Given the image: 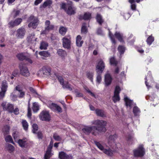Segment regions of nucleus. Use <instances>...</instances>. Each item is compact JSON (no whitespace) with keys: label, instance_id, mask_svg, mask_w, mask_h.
<instances>
[{"label":"nucleus","instance_id":"680f3d73","mask_svg":"<svg viewBox=\"0 0 159 159\" xmlns=\"http://www.w3.org/2000/svg\"><path fill=\"white\" fill-rule=\"evenodd\" d=\"M53 138L55 140L57 141H61V138L60 136L57 134H54Z\"/></svg>","mask_w":159,"mask_h":159},{"label":"nucleus","instance_id":"bf43d9fd","mask_svg":"<svg viewBox=\"0 0 159 159\" xmlns=\"http://www.w3.org/2000/svg\"><path fill=\"white\" fill-rule=\"evenodd\" d=\"M12 136L14 139L16 141V139H17L19 136V132L16 131H15L13 133Z\"/></svg>","mask_w":159,"mask_h":159},{"label":"nucleus","instance_id":"de8ad7c7","mask_svg":"<svg viewBox=\"0 0 159 159\" xmlns=\"http://www.w3.org/2000/svg\"><path fill=\"white\" fill-rule=\"evenodd\" d=\"M94 143L99 149L103 151L104 150V147L99 142L94 141Z\"/></svg>","mask_w":159,"mask_h":159},{"label":"nucleus","instance_id":"13d9d810","mask_svg":"<svg viewBox=\"0 0 159 159\" xmlns=\"http://www.w3.org/2000/svg\"><path fill=\"white\" fill-rule=\"evenodd\" d=\"M33 130L32 131L34 133L36 134V131L38 129V126L36 124H34L32 125Z\"/></svg>","mask_w":159,"mask_h":159},{"label":"nucleus","instance_id":"a19ab883","mask_svg":"<svg viewBox=\"0 0 159 159\" xmlns=\"http://www.w3.org/2000/svg\"><path fill=\"white\" fill-rule=\"evenodd\" d=\"M83 16L84 20H89L91 18V14L89 12H85Z\"/></svg>","mask_w":159,"mask_h":159},{"label":"nucleus","instance_id":"39448f33","mask_svg":"<svg viewBox=\"0 0 159 159\" xmlns=\"http://www.w3.org/2000/svg\"><path fill=\"white\" fill-rule=\"evenodd\" d=\"M95 126H87L86 128H83L82 131L86 134H89L90 133H91L92 135L96 136L98 135V133L96 131L95 129Z\"/></svg>","mask_w":159,"mask_h":159},{"label":"nucleus","instance_id":"412c9836","mask_svg":"<svg viewBox=\"0 0 159 159\" xmlns=\"http://www.w3.org/2000/svg\"><path fill=\"white\" fill-rule=\"evenodd\" d=\"M39 72L41 74L47 75H49L50 74L51 70L47 69L45 67H43L39 70Z\"/></svg>","mask_w":159,"mask_h":159},{"label":"nucleus","instance_id":"f03ea898","mask_svg":"<svg viewBox=\"0 0 159 159\" xmlns=\"http://www.w3.org/2000/svg\"><path fill=\"white\" fill-rule=\"evenodd\" d=\"M61 8L63 9L66 13L69 15L75 14L76 12L73 7L72 2L69 1L67 3H62L61 4Z\"/></svg>","mask_w":159,"mask_h":159},{"label":"nucleus","instance_id":"603ef678","mask_svg":"<svg viewBox=\"0 0 159 159\" xmlns=\"http://www.w3.org/2000/svg\"><path fill=\"white\" fill-rule=\"evenodd\" d=\"M120 99L119 95L114 94L112 97V100L114 103H116L117 101H120Z\"/></svg>","mask_w":159,"mask_h":159},{"label":"nucleus","instance_id":"72a5a7b5","mask_svg":"<svg viewBox=\"0 0 159 159\" xmlns=\"http://www.w3.org/2000/svg\"><path fill=\"white\" fill-rule=\"evenodd\" d=\"M52 4V1L51 0H47L44 2L41 7H42L43 8H45L48 6L49 7H50Z\"/></svg>","mask_w":159,"mask_h":159},{"label":"nucleus","instance_id":"2f4dec72","mask_svg":"<svg viewBox=\"0 0 159 159\" xmlns=\"http://www.w3.org/2000/svg\"><path fill=\"white\" fill-rule=\"evenodd\" d=\"M39 54L41 56L47 57H50L51 56L50 53L48 51H42L39 52Z\"/></svg>","mask_w":159,"mask_h":159},{"label":"nucleus","instance_id":"4468645a","mask_svg":"<svg viewBox=\"0 0 159 159\" xmlns=\"http://www.w3.org/2000/svg\"><path fill=\"white\" fill-rule=\"evenodd\" d=\"M149 100L152 102V103H151V105L155 106L157 104L159 103V98L154 94L149 97Z\"/></svg>","mask_w":159,"mask_h":159},{"label":"nucleus","instance_id":"9d476101","mask_svg":"<svg viewBox=\"0 0 159 159\" xmlns=\"http://www.w3.org/2000/svg\"><path fill=\"white\" fill-rule=\"evenodd\" d=\"M63 47L68 49L71 47V39L70 37H64L62 39Z\"/></svg>","mask_w":159,"mask_h":159},{"label":"nucleus","instance_id":"6e6552de","mask_svg":"<svg viewBox=\"0 0 159 159\" xmlns=\"http://www.w3.org/2000/svg\"><path fill=\"white\" fill-rule=\"evenodd\" d=\"M105 64L102 59L98 61L96 66L95 70L96 72L102 73L105 68Z\"/></svg>","mask_w":159,"mask_h":159},{"label":"nucleus","instance_id":"f8f14e48","mask_svg":"<svg viewBox=\"0 0 159 159\" xmlns=\"http://www.w3.org/2000/svg\"><path fill=\"white\" fill-rule=\"evenodd\" d=\"M145 85L147 88L149 89L150 87V86L149 85L148 81H149V82H152L153 81L152 73L150 71L148 72L147 75L145 78Z\"/></svg>","mask_w":159,"mask_h":159},{"label":"nucleus","instance_id":"f257e3e1","mask_svg":"<svg viewBox=\"0 0 159 159\" xmlns=\"http://www.w3.org/2000/svg\"><path fill=\"white\" fill-rule=\"evenodd\" d=\"M92 124L95 125V128L98 135L101 134L102 133H105L107 130L105 128L107 124L106 121L102 120H93L92 122Z\"/></svg>","mask_w":159,"mask_h":159},{"label":"nucleus","instance_id":"f3484780","mask_svg":"<svg viewBox=\"0 0 159 159\" xmlns=\"http://www.w3.org/2000/svg\"><path fill=\"white\" fill-rule=\"evenodd\" d=\"M117 138V135L115 133L113 134L110 135L108 138V143L110 145H111L112 143H115V141Z\"/></svg>","mask_w":159,"mask_h":159},{"label":"nucleus","instance_id":"79ce46f5","mask_svg":"<svg viewBox=\"0 0 159 159\" xmlns=\"http://www.w3.org/2000/svg\"><path fill=\"white\" fill-rule=\"evenodd\" d=\"M5 139L6 142H8L14 144L11 136L10 135H8L6 136L5 138Z\"/></svg>","mask_w":159,"mask_h":159},{"label":"nucleus","instance_id":"a18cd8bd","mask_svg":"<svg viewBox=\"0 0 159 159\" xmlns=\"http://www.w3.org/2000/svg\"><path fill=\"white\" fill-rule=\"evenodd\" d=\"M124 100L125 103V105L126 106H128L130 107L132 103V102L131 100L129 99L127 97H125L124 98Z\"/></svg>","mask_w":159,"mask_h":159},{"label":"nucleus","instance_id":"9b49d317","mask_svg":"<svg viewBox=\"0 0 159 159\" xmlns=\"http://www.w3.org/2000/svg\"><path fill=\"white\" fill-rule=\"evenodd\" d=\"M22 21V19L21 18H18L14 20H12L8 23L9 27L13 28L15 26L19 25Z\"/></svg>","mask_w":159,"mask_h":159},{"label":"nucleus","instance_id":"aec40b11","mask_svg":"<svg viewBox=\"0 0 159 159\" xmlns=\"http://www.w3.org/2000/svg\"><path fill=\"white\" fill-rule=\"evenodd\" d=\"M26 138H24L22 139H19L17 142L19 146L22 148L25 147V146L27 144V140Z\"/></svg>","mask_w":159,"mask_h":159},{"label":"nucleus","instance_id":"0e129e2a","mask_svg":"<svg viewBox=\"0 0 159 159\" xmlns=\"http://www.w3.org/2000/svg\"><path fill=\"white\" fill-rule=\"evenodd\" d=\"M19 72L18 69H16L14 70L12 73V75L16 77L19 75Z\"/></svg>","mask_w":159,"mask_h":159},{"label":"nucleus","instance_id":"20e7f679","mask_svg":"<svg viewBox=\"0 0 159 159\" xmlns=\"http://www.w3.org/2000/svg\"><path fill=\"white\" fill-rule=\"evenodd\" d=\"M27 21L30 22L28 24V27H32L33 29L36 28L39 23V20L38 19L33 15H31L28 18Z\"/></svg>","mask_w":159,"mask_h":159},{"label":"nucleus","instance_id":"09e8293b","mask_svg":"<svg viewBox=\"0 0 159 159\" xmlns=\"http://www.w3.org/2000/svg\"><path fill=\"white\" fill-rule=\"evenodd\" d=\"M16 57L19 60L22 61L25 60L26 59V57L22 53L17 54Z\"/></svg>","mask_w":159,"mask_h":159},{"label":"nucleus","instance_id":"4be33fe9","mask_svg":"<svg viewBox=\"0 0 159 159\" xmlns=\"http://www.w3.org/2000/svg\"><path fill=\"white\" fill-rule=\"evenodd\" d=\"M114 36L120 42L123 43L124 42L123 40L124 37L122 34H121L119 32H116L114 34Z\"/></svg>","mask_w":159,"mask_h":159},{"label":"nucleus","instance_id":"7c9ffc66","mask_svg":"<svg viewBox=\"0 0 159 159\" xmlns=\"http://www.w3.org/2000/svg\"><path fill=\"white\" fill-rule=\"evenodd\" d=\"M57 53L59 56L61 57H64L66 55V51L62 49H59L57 50Z\"/></svg>","mask_w":159,"mask_h":159},{"label":"nucleus","instance_id":"774afa93","mask_svg":"<svg viewBox=\"0 0 159 159\" xmlns=\"http://www.w3.org/2000/svg\"><path fill=\"white\" fill-rule=\"evenodd\" d=\"M53 142H52V141H51L50 143V144L48 147L47 150L52 151V150L53 147Z\"/></svg>","mask_w":159,"mask_h":159},{"label":"nucleus","instance_id":"5701e85b","mask_svg":"<svg viewBox=\"0 0 159 159\" xmlns=\"http://www.w3.org/2000/svg\"><path fill=\"white\" fill-rule=\"evenodd\" d=\"M84 41L82 40V37L80 35H78L76 38V45L79 47H81Z\"/></svg>","mask_w":159,"mask_h":159},{"label":"nucleus","instance_id":"423d86ee","mask_svg":"<svg viewBox=\"0 0 159 159\" xmlns=\"http://www.w3.org/2000/svg\"><path fill=\"white\" fill-rule=\"evenodd\" d=\"M20 74L25 77H27L30 76V73L28 68L23 64L21 63L19 66Z\"/></svg>","mask_w":159,"mask_h":159},{"label":"nucleus","instance_id":"f704fd0d","mask_svg":"<svg viewBox=\"0 0 159 159\" xmlns=\"http://www.w3.org/2000/svg\"><path fill=\"white\" fill-rule=\"evenodd\" d=\"M93 73L92 72L87 71L86 72V75L88 78L92 83L93 82Z\"/></svg>","mask_w":159,"mask_h":159},{"label":"nucleus","instance_id":"ea45409f","mask_svg":"<svg viewBox=\"0 0 159 159\" xmlns=\"http://www.w3.org/2000/svg\"><path fill=\"white\" fill-rule=\"evenodd\" d=\"M125 47L122 45H119L118 48V50L120 55H122L124 53L125 51Z\"/></svg>","mask_w":159,"mask_h":159},{"label":"nucleus","instance_id":"c03bdc74","mask_svg":"<svg viewBox=\"0 0 159 159\" xmlns=\"http://www.w3.org/2000/svg\"><path fill=\"white\" fill-rule=\"evenodd\" d=\"M140 112V110L137 107L135 106L133 107V112L134 116H138Z\"/></svg>","mask_w":159,"mask_h":159},{"label":"nucleus","instance_id":"bb28decb","mask_svg":"<svg viewBox=\"0 0 159 159\" xmlns=\"http://www.w3.org/2000/svg\"><path fill=\"white\" fill-rule=\"evenodd\" d=\"M52 151L47 150L44 156V159H50L53 155L52 153Z\"/></svg>","mask_w":159,"mask_h":159},{"label":"nucleus","instance_id":"c9c22d12","mask_svg":"<svg viewBox=\"0 0 159 159\" xmlns=\"http://www.w3.org/2000/svg\"><path fill=\"white\" fill-rule=\"evenodd\" d=\"M97 73V77L96 79V81L98 84H99L100 83L102 80V73H100L99 72H96Z\"/></svg>","mask_w":159,"mask_h":159},{"label":"nucleus","instance_id":"052dcab7","mask_svg":"<svg viewBox=\"0 0 159 159\" xmlns=\"http://www.w3.org/2000/svg\"><path fill=\"white\" fill-rule=\"evenodd\" d=\"M85 90L86 91V92L89 93L90 95H91L92 97H93L95 98V94L93 93L87 87H85L84 88Z\"/></svg>","mask_w":159,"mask_h":159},{"label":"nucleus","instance_id":"3c124183","mask_svg":"<svg viewBox=\"0 0 159 159\" xmlns=\"http://www.w3.org/2000/svg\"><path fill=\"white\" fill-rule=\"evenodd\" d=\"M88 32V29L85 25V24H84L82 26L81 29V33L86 34Z\"/></svg>","mask_w":159,"mask_h":159},{"label":"nucleus","instance_id":"e2e57ef3","mask_svg":"<svg viewBox=\"0 0 159 159\" xmlns=\"http://www.w3.org/2000/svg\"><path fill=\"white\" fill-rule=\"evenodd\" d=\"M75 95L77 97H83V94L82 93H80L78 91L77 89L75 90Z\"/></svg>","mask_w":159,"mask_h":159},{"label":"nucleus","instance_id":"393cba45","mask_svg":"<svg viewBox=\"0 0 159 159\" xmlns=\"http://www.w3.org/2000/svg\"><path fill=\"white\" fill-rule=\"evenodd\" d=\"M97 21L99 23L100 25H102V23L104 22L103 20L102 19V16L100 14H97L96 17Z\"/></svg>","mask_w":159,"mask_h":159},{"label":"nucleus","instance_id":"5fc2aeb1","mask_svg":"<svg viewBox=\"0 0 159 159\" xmlns=\"http://www.w3.org/2000/svg\"><path fill=\"white\" fill-rule=\"evenodd\" d=\"M120 91L121 89L119 86H116L114 90V94L119 95Z\"/></svg>","mask_w":159,"mask_h":159},{"label":"nucleus","instance_id":"cd10ccee","mask_svg":"<svg viewBox=\"0 0 159 159\" xmlns=\"http://www.w3.org/2000/svg\"><path fill=\"white\" fill-rule=\"evenodd\" d=\"M154 37L151 34L146 39L147 44L149 46L151 45L152 42L154 41Z\"/></svg>","mask_w":159,"mask_h":159},{"label":"nucleus","instance_id":"8fccbe9b","mask_svg":"<svg viewBox=\"0 0 159 159\" xmlns=\"http://www.w3.org/2000/svg\"><path fill=\"white\" fill-rule=\"evenodd\" d=\"M34 36L35 34L34 33L30 34L27 38V41L29 42H31L33 40V39L34 38Z\"/></svg>","mask_w":159,"mask_h":159},{"label":"nucleus","instance_id":"ddd939ff","mask_svg":"<svg viewBox=\"0 0 159 159\" xmlns=\"http://www.w3.org/2000/svg\"><path fill=\"white\" fill-rule=\"evenodd\" d=\"M59 157L60 159H73V156L71 154H67L63 151L59 152Z\"/></svg>","mask_w":159,"mask_h":159},{"label":"nucleus","instance_id":"2eb2a0df","mask_svg":"<svg viewBox=\"0 0 159 159\" xmlns=\"http://www.w3.org/2000/svg\"><path fill=\"white\" fill-rule=\"evenodd\" d=\"M49 108L52 110H56L59 113L62 112V109L61 107L57 104L52 103L49 105Z\"/></svg>","mask_w":159,"mask_h":159},{"label":"nucleus","instance_id":"69168bd1","mask_svg":"<svg viewBox=\"0 0 159 159\" xmlns=\"http://www.w3.org/2000/svg\"><path fill=\"white\" fill-rule=\"evenodd\" d=\"M8 150L11 152H13L15 148L11 144H8Z\"/></svg>","mask_w":159,"mask_h":159},{"label":"nucleus","instance_id":"4c0bfd02","mask_svg":"<svg viewBox=\"0 0 159 159\" xmlns=\"http://www.w3.org/2000/svg\"><path fill=\"white\" fill-rule=\"evenodd\" d=\"M55 75L61 84L62 85L64 83V80L62 76L58 74H55Z\"/></svg>","mask_w":159,"mask_h":159},{"label":"nucleus","instance_id":"338daca9","mask_svg":"<svg viewBox=\"0 0 159 159\" xmlns=\"http://www.w3.org/2000/svg\"><path fill=\"white\" fill-rule=\"evenodd\" d=\"M6 91H2L0 92V99H2L4 97Z\"/></svg>","mask_w":159,"mask_h":159},{"label":"nucleus","instance_id":"6e6d98bb","mask_svg":"<svg viewBox=\"0 0 159 159\" xmlns=\"http://www.w3.org/2000/svg\"><path fill=\"white\" fill-rule=\"evenodd\" d=\"M109 36L112 43L114 44H115L116 42L114 38V36L110 32L109 33Z\"/></svg>","mask_w":159,"mask_h":159},{"label":"nucleus","instance_id":"37998d69","mask_svg":"<svg viewBox=\"0 0 159 159\" xmlns=\"http://www.w3.org/2000/svg\"><path fill=\"white\" fill-rule=\"evenodd\" d=\"M33 111L34 112H37L39 110V106L37 103L35 102L33 103L32 107Z\"/></svg>","mask_w":159,"mask_h":159},{"label":"nucleus","instance_id":"1a4fd4ad","mask_svg":"<svg viewBox=\"0 0 159 159\" xmlns=\"http://www.w3.org/2000/svg\"><path fill=\"white\" fill-rule=\"evenodd\" d=\"M3 110L4 111H7L10 113H13V110L14 109V105L9 103L7 104V102H2L1 105Z\"/></svg>","mask_w":159,"mask_h":159},{"label":"nucleus","instance_id":"c756f323","mask_svg":"<svg viewBox=\"0 0 159 159\" xmlns=\"http://www.w3.org/2000/svg\"><path fill=\"white\" fill-rule=\"evenodd\" d=\"M103 152L104 153L109 156L112 157L113 155L114 151L112 150L110 148L108 149H104L103 151Z\"/></svg>","mask_w":159,"mask_h":159},{"label":"nucleus","instance_id":"864d4df0","mask_svg":"<svg viewBox=\"0 0 159 159\" xmlns=\"http://www.w3.org/2000/svg\"><path fill=\"white\" fill-rule=\"evenodd\" d=\"M110 63L111 65H116L117 64V61L114 57H111L110 58Z\"/></svg>","mask_w":159,"mask_h":159},{"label":"nucleus","instance_id":"a211bd4d","mask_svg":"<svg viewBox=\"0 0 159 159\" xmlns=\"http://www.w3.org/2000/svg\"><path fill=\"white\" fill-rule=\"evenodd\" d=\"M50 21L49 20H47L45 22V25L46 30L48 32L53 30L54 28V25H51Z\"/></svg>","mask_w":159,"mask_h":159},{"label":"nucleus","instance_id":"b1692460","mask_svg":"<svg viewBox=\"0 0 159 159\" xmlns=\"http://www.w3.org/2000/svg\"><path fill=\"white\" fill-rule=\"evenodd\" d=\"M95 111L96 114L98 116L102 117H105L106 116L104 111L103 110L97 109L95 110Z\"/></svg>","mask_w":159,"mask_h":159},{"label":"nucleus","instance_id":"4d7b16f0","mask_svg":"<svg viewBox=\"0 0 159 159\" xmlns=\"http://www.w3.org/2000/svg\"><path fill=\"white\" fill-rule=\"evenodd\" d=\"M30 104L28 103L27 116L29 118H31L32 116L31 110L30 107Z\"/></svg>","mask_w":159,"mask_h":159},{"label":"nucleus","instance_id":"0eeeda50","mask_svg":"<svg viewBox=\"0 0 159 159\" xmlns=\"http://www.w3.org/2000/svg\"><path fill=\"white\" fill-rule=\"evenodd\" d=\"M39 116L40 119L42 121H49L51 119L49 111L46 110L42 111L40 113Z\"/></svg>","mask_w":159,"mask_h":159},{"label":"nucleus","instance_id":"58836bf2","mask_svg":"<svg viewBox=\"0 0 159 159\" xmlns=\"http://www.w3.org/2000/svg\"><path fill=\"white\" fill-rule=\"evenodd\" d=\"M67 31V29L63 26H61L59 30V33L62 35H64Z\"/></svg>","mask_w":159,"mask_h":159},{"label":"nucleus","instance_id":"49530a36","mask_svg":"<svg viewBox=\"0 0 159 159\" xmlns=\"http://www.w3.org/2000/svg\"><path fill=\"white\" fill-rule=\"evenodd\" d=\"M62 87L63 88H66L69 89L70 91H72V88L70 87V84H69L68 82H66V84L64 83L62 85Z\"/></svg>","mask_w":159,"mask_h":159},{"label":"nucleus","instance_id":"a878e982","mask_svg":"<svg viewBox=\"0 0 159 159\" xmlns=\"http://www.w3.org/2000/svg\"><path fill=\"white\" fill-rule=\"evenodd\" d=\"M10 129V127L9 125H6L4 126L2 129V132L4 136L9 134Z\"/></svg>","mask_w":159,"mask_h":159},{"label":"nucleus","instance_id":"6ab92c4d","mask_svg":"<svg viewBox=\"0 0 159 159\" xmlns=\"http://www.w3.org/2000/svg\"><path fill=\"white\" fill-rule=\"evenodd\" d=\"M25 28L22 26L17 30V34L18 36L20 38H22L25 35Z\"/></svg>","mask_w":159,"mask_h":159},{"label":"nucleus","instance_id":"7ed1b4c3","mask_svg":"<svg viewBox=\"0 0 159 159\" xmlns=\"http://www.w3.org/2000/svg\"><path fill=\"white\" fill-rule=\"evenodd\" d=\"M133 152L135 157H141L145 154V149L143 145H139L137 149L133 150Z\"/></svg>","mask_w":159,"mask_h":159},{"label":"nucleus","instance_id":"e433bc0d","mask_svg":"<svg viewBox=\"0 0 159 159\" xmlns=\"http://www.w3.org/2000/svg\"><path fill=\"white\" fill-rule=\"evenodd\" d=\"M48 46V44L44 41L42 42L40 44V49H46Z\"/></svg>","mask_w":159,"mask_h":159},{"label":"nucleus","instance_id":"dca6fc26","mask_svg":"<svg viewBox=\"0 0 159 159\" xmlns=\"http://www.w3.org/2000/svg\"><path fill=\"white\" fill-rule=\"evenodd\" d=\"M112 78L110 74H107L105 75L104 81L105 85L106 87L109 85L111 83Z\"/></svg>","mask_w":159,"mask_h":159},{"label":"nucleus","instance_id":"c85d7f7f","mask_svg":"<svg viewBox=\"0 0 159 159\" xmlns=\"http://www.w3.org/2000/svg\"><path fill=\"white\" fill-rule=\"evenodd\" d=\"M21 124L24 129L27 131L28 130L29 125L26 120H22Z\"/></svg>","mask_w":159,"mask_h":159},{"label":"nucleus","instance_id":"473e14b6","mask_svg":"<svg viewBox=\"0 0 159 159\" xmlns=\"http://www.w3.org/2000/svg\"><path fill=\"white\" fill-rule=\"evenodd\" d=\"M7 88L8 85L7 81L6 80H3L1 85V90L6 92Z\"/></svg>","mask_w":159,"mask_h":159}]
</instances>
